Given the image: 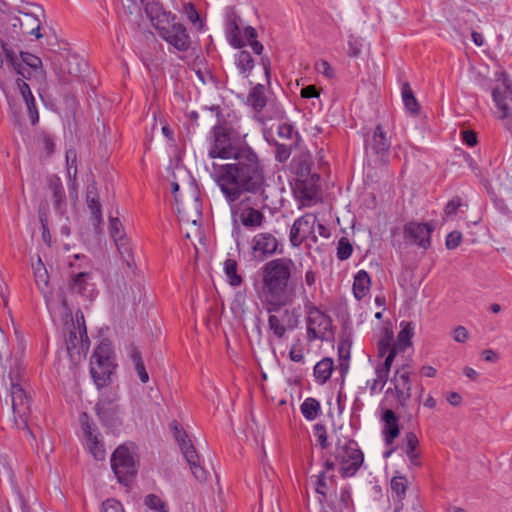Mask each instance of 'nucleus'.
<instances>
[{
  "label": "nucleus",
  "instance_id": "1",
  "mask_svg": "<svg viewBox=\"0 0 512 512\" xmlns=\"http://www.w3.org/2000/svg\"><path fill=\"white\" fill-rule=\"evenodd\" d=\"M210 176L229 204L237 202L243 194H259L256 199L265 205V176L255 151L244 150L233 162H212Z\"/></svg>",
  "mask_w": 512,
  "mask_h": 512
},
{
  "label": "nucleus",
  "instance_id": "2",
  "mask_svg": "<svg viewBox=\"0 0 512 512\" xmlns=\"http://www.w3.org/2000/svg\"><path fill=\"white\" fill-rule=\"evenodd\" d=\"M294 266L290 258H277L262 267L259 297L268 313L278 312L281 308L293 304L295 288L290 286L289 281Z\"/></svg>",
  "mask_w": 512,
  "mask_h": 512
},
{
  "label": "nucleus",
  "instance_id": "3",
  "mask_svg": "<svg viewBox=\"0 0 512 512\" xmlns=\"http://www.w3.org/2000/svg\"><path fill=\"white\" fill-rule=\"evenodd\" d=\"M3 367L5 370H9L8 379L15 425L26 430L27 434L34 438L33 433L28 427L27 418L30 413V404L25 390V376L21 362L17 357H10L6 360Z\"/></svg>",
  "mask_w": 512,
  "mask_h": 512
},
{
  "label": "nucleus",
  "instance_id": "4",
  "mask_svg": "<svg viewBox=\"0 0 512 512\" xmlns=\"http://www.w3.org/2000/svg\"><path fill=\"white\" fill-rule=\"evenodd\" d=\"M211 144L208 155L212 159L229 160L242 156L244 150L254 151L246 142V135L241 136L227 125L214 126L211 132Z\"/></svg>",
  "mask_w": 512,
  "mask_h": 512
},
{
  "label": "nucleus",
  "instance_id": "5",
  "mask_svg": "<svg viewBox=\"0 0 512 512\" xmlns=\"http://www.w3.org/2000/svg\"><path fill=\"white\" fill-rule=\"evenodd\" d=\"M66 329L68 331L65 339L66 349L71 361L77 364L85 359L90 346L83 313L77 312L76 321L67 324Z\"/></svg>",
  "mask_w": 512,
  "mask_h": 512
},
{
  "label": "nucleus",
  "instance_id": "6",
  "mask_svg": "<svg viewBox=\"0 0 512 512\" xmlns=\"http://www.w3.org/2000/svg\"><path fill=\"white\" fill-rule=\"evenodd\" d=\"M335 459L339 463V472L343 477L354 476L364 461L363 452L360 450L356 441L352 439H337Z\"/></svg>",
  "mask_w": 512,
  "mask_h": 512
},
{
  "label": "nucleus",
  "instance_id": "7",
  "mask_svg": "<svg viewBox=\"0 0 512 512\" xmlns=\"http://www.w3.org/2000/svg\"><path fill=\"white\" fill-rule=\"evenodd\" d=\"M113 349L108 340H103L95 349L91 361L90 372L95 384L103 387L107 384L113 369Z\"/></svg>",
  "mask_w": 512,
  "mask_h": 512
},
{
  "label": "nucleus",
  "instance_id": "8",
  "mask_svg": "<svg viewBox=\"0 0 512 512\" xmlns=\"http://www.w3.org/2000/svg\"><path fill=\"white\" fill-rule=\"evenodd\" d=\"M174 20V16L163 14V18L157 19L154 26L166 42L179 51H186L190 47V37L186 28Z\"/></svg>",
  "mask_w": 512,
  "mask_h": 512
},
{
  "label": "nucleus",
  "instance_id": "9",
  "mask_svg": "<svg viewBox=\"0 0 512 512\" xmlns=\"http://www.w3.org/2000/svg\"><path fill=\"white\" fill-rule=\"evenodd\" d=\"M111 466L118 481L125 485L133 480L137 472L134 457L124 446L118 447L112 454Z\"/></svg>",
  "mask_w": 512,
  "mask_h": 512
},
{
  "label": "nucleus",
  "instance_id": "10",
  "mask_svg": "<svg viewBox=\"0 0 512 512\" xmlns=\"http://www.w3.org/2000/svg\"><path fill=\"white\" fill-rule=\"evenodd\" d=\"M231 205L232 213L238 216L243 226L247 228L260 227L264 221V215L259 210L257 201L253 202L252 196H246L239 203H233Z\"/></svg>",
  "mask_w": 512,
  "mask_h": 512
},
{
  "label": "nucleus",
  "instance_id": "11",
  "mask_svg": "<svg viewBox=\"0 0 512 512\" xmlns=\"http://www.w3.org/2000/svg\"><path fill=\"white\" fill-rule=\"evenodd\" d=\"M179 190V185L176 182L172 183V192L176 194ZM175 200L178 204L177 212L180 221L183 225L191 226V232L193 234L199 233V222L201 220L200 203L196 197L189 199L187 203H182L178 196L175 195Z\"/></svg>",
  "mask_w": 512,
  "mask_h": 512
},
{
  "label": "nucleus",
  "instance_id": "12",
  "mask_svg": "<svg viewBox=\"0 0 512 512\" xmlns=\"http://www.w3.org/2000/svg\"><path fill=\"white\" fill-rule=\"evenodd\" d=\"M20 69L15 72L17 75L36 82L39 85L46 83L47 74L43 67L42 60L29 52H20Z\"/></svg>",
  "mask_w": 512,
  "mask_h": 512
},
{
  "label": "nucleus",
  "instance_id": "13",
  "mask_svg": "<svg viewBox=\"0 0 512 512\" xmlns=\"http://www.w3.org/2000/svg\"><path fill=\"white\" fill-rule=\"evenodd\" d=\"M332 321L328 315L316 307L308 310L307 333L310 340L328 339L331 335Z\"/></svg>",
  "mask_w": 512,
  "mask_h": 512
},
{
  "label": "nucleus",
  "instance_id": "14",
  "mask_svg": "<svg viewBox=\"0 0 512 512\" xmlns=\"http://www.w3.org/2000/svg\"><path fill=\"white\" fill-rule=\"evenodd\" d=\"M80 424L84 438L86 440V448L96 460L105 458V450L99 439L100 433L97 431L96 425L90 420L87 413L80 415Z\"/></svg>",
  "mask_w": 512,
  "mask_h": 512
},
{
  "label": "nucleus",
  "instance_id": "15",
  "mask_svg": "<svg viewBox=\"0 0 512 512\" xmlns=\"http://www.w3.org/2000/svg\"><path fill=\"white\" fill-rule=\"evenodd\" d=\"M503 84L505 87L503 91H501L499 87L492 89V99L500 112L499 119L507 120L505 128L512 135V120L510 119L512 117V110L508 103V101L512 102V83L507 79H504Z\"/></svg>",
  "mask_w": 512,
  "mask_h": 512
},
{
  "label": "nucleus",
  "instance_id": "16",
  "mask_svg": "<svg viewBox=\"0 0 512 512\" xmlns=\"http://www.w3.org/2000/svg\"><path fill=\"white\" fill-rule=\"evenodd\" d=\"M277 238L269 232L258 233L251 240V254L253 259L263 261L274 255L278 249Z\"/></svg>",
  "mask_w": 512,
  "mask_h": 512
},
{
  "label": "nucleus",
  "instance_id": "17",
  "mask_svg": "<svg viewBox=\"0 0 512 512\" xmlns=\"http://www.w3.org/2000/svg\"><path fill=\"white\" fill-rule=\"evenodd\" d=\"M315 226L316 216L314 214L308 213L298 218L293 223L290 231L291 244L294 247H298L305 239L309 237H312L314 240H316L317 236L315 234Z\"/></svg>",
  "mask_w": 512,
  "mask_h": 512
},
{
  "label": "nucleus",
  "instance_id": "18",
  "mask_svg": "<svg viewBox=\"0 0 512 512\" xmlns=\"http://www.w3.org/2000/svg\"><path fill=\"white\" fill-rule=\"evenodd\" d=\"M393 388H388L387 394L394 393L400 406L404 407L411 397L410 371L406 366L397 369L391 379Z\"/></svg>",
  "mask_w": 512,
  "mask_h": 512
},
{
  "label": "nucleus",
  "instance_id": "19",
  "mask_svg": "<svg viewBox=\"0 0 512 512\" xmlns=\"http://www.w3.org/2000/svg\"><path fill=\"white\" fill-rule=\"evenodd\" d=\"M86 204L91 214L92 225L95 231L99 233L101 231L102 224V210L99 201L96 181L93 176L90 177V181L86 189Z\"/></svg>",
  "mask_w": 512,
  "mask_h": 512
},
{
  "label": "nucleus",
  "instance_id": "20",
  "mask_svg": "<svg viewBox=\"0 0 512 512\" xmlns=\"http://www.w3.org/2000/svg\"><path fill=\"white\" fill-rule=\"evenodd\" d=\"M431 227L426 223L410 222L405 225V238L411 243L427 248L430 245Z\"/></svg>",
  "mask_w": 512,
  "mask_h": 512
},
{
  "label": "nucleus",
  "instance_id": "21",
  "mask_svg": "<svg viewBox=\"0 0 512 512\" xmlns=\"http://www.w3.org/2000/svg\"><path fill=\"white\" fill-rule=\"evenodd\" d=\"M48 189L52 193L53 206L55 211L61 216H65L67 212V201L65 190L60 178L56 175H50L47 178Z\"/></svg>",
  "mask_w": 512,
  "mask_h": 512
},
{
  "label": "nucleus",
  "instance_id": "22",
  "mask_svg": "<svg viewBox=\"0 0 512 512\" xmlns=\"http://www.w3.org/2000/svg\"><path fill=\"white\" fill-rule=\"evenodd\" d=\"M390 146L391 143L386 136V132L382 125L378 124L374 130L371 140L367 143V147H370L379 159L386 163Z\"/></svg>",
  "mask_w": 512,
  "mask_h": 512
},
{
  "label": "nucleus",
  "instance_id": "23",
  "mask_svg": "<svg viewBox=\"0 0 512 512\" xmlns=\"http://www.w3.org/2000/svg\"><path fill=\"white\" fill-rule=\"evenodd\" d=\"M28 80L27 78H24L22 76H19L16 78V86L21 94L24 102L27 105L28 113L31 119V123L35 125L39 120L38 111L36 108L35 98L31 92V88L29 84L26 82Z\"/></svg>",
  "mask_w": 512,
  "mask_h": 512
},
{
  "label": "nucleus",
  "instance_id": "24",
  "mask_svg": "<svg viewBox=\"0 0 512 512\" xmlns=\"http://www.w3.org/2000/svg\"><path fill=\"white\" fill-rule=\"evenodd\" d=\"M396 353L397 351L395 347L389 349V353L386 356L383 364L381 366L376 367V379L374 380L373 385L371 387L372 390H375L378 385L380 386V390L383 389V387L385 386Z\"/></svg>",
  "mask_w": 512,
  "mask_h": 512
},
{
  "label": "nucleus",
  "instance_id": "25",
  "mask_svg": "<svg viewBox=\"0 0 512 512\" xmlns=\"http://www.w3.org/2000/svg\"><path fill=\"white\" fill-rule=\"evenodd\" d=\"M382 421L384 422L383 434L385 441L389 445L399 435L398 417L392 410L387 409L382 415Z\"/></svg>",
  "mask_w": 512,
  "mask_h": 512
},
{
  "label": "nucleus",
  "instance_id": "26",
  "mask_svg": "<svg viewBox=\"0 0 512 512\" xmlns=\"http://www.w3.org/2000/svg\"><path fill=\"white\" fill-rule=\"evenodd\" d=\"M170 428L173 431L174 438L177 441L184 458L187 457L188 453L190 454V452H196L187 433L178 422L173 421L170 424Z\"/></svg>",
  "mask_w": 512,
  "mask_h": 512
},
{
  "label": "nucleus",
  "instance_id": "27",
  "mask_svg": "<svg viewBox=\"0 0 512 512\" xmlns=\"http://www.w3.org/2000/svg\"><path fill=\"white\" fill-rule=\"evenodd\" d=\"M371 280L364 270L359 271L354 277L353 293L357 299H362L370 289Z\"/></svg>",
  "mask_w": 512,
  "mask_h": 512
},
{
  "label": "nucleus",
  "instance_id": "28",
  "mask_svg": "<svg viewBox=\"0 0 512 512\" xmlns=\"http://www.w3.org/2000/svg\"><path fill=\"white\" fill-rule=\"evenodd\" d=\"M33 271L36 285L38 286L41 293L46 296L48 292L49 276L47 269L45 268L42 260L38 257L37 262L33 264Z\"/></svg>",
  "mask_w": 512,
  "mask_h": 512
},
{
  "label": "nucleus",
  "instance_id": "29",
  "mask_svg": "<svg viewBox=\"0 0 512 512\" xmlns=\"http://www.w3.org/2000/svg\"><path fill=\"white\" fill-rule=\"evenodd\" d=\"M402 100L405 109L412 115H417L420 110L419 103L408 82H404L401 87Z\"/></svg>",
  "mask_w": 512,
  "mask_h": 512
},
{
  "label": "nucleus",
  "instance_id": "30",
  "mask_svg": "<svg viewBox=\"0 0 512 512\" xmlns=\"http://www.w3.org/2000/svg\"><path fill=\"white\" fill-rule=\"evenodd\" d=\"M95 409L99 419L104 424H110L115 419V416L119 411L118 406H113L111 403L106 401H100L96 405Z\"/></svg>",
  "mask_w": 512,
  "mask_h": 512
},
{
  "label": "nucleus",
  "instance_id": "31",
  "mask_svg": "<svg viewBox=\"0 0 512 512\" xmlns=\"http://www.w3.org/2000/svg\"><path fill=\"white\" fill-rule=\"evenodd\" d=\"M185 459L189 464L195 479L201 483L205 482L208 479L209 473L199 464V456L197 452H190V454L188 453Z\"/></svg>",
  "mask_w": 512,
  "mask_h": 512
},
{
  "label": "nucleus",
  "instance_id": "32",
  "mask_svg": "<svg viewBox=\"0 0 512 512\" xmlns=\"http://www.w3.org/2000/svg\"><path fill=\"white\" fill-rule=\"evenodd\" d=\"M332 371H333L332 359L324 358L315 365L314 376L320 384H323L330 378Z\"/></svg>",
  "mask_w": 512,
  "mask_h": 512
},
{
  "label": "nucleus",
  "instance_id": "33",
  "mask_svg": "<svg viewBox=\"0 0 512 512\" xmlns=\"http://www.w3.org/2000/svg\"><path fill=\"white\" fill-rule=\"evenodd\" d=\"M248 103L255 111H261L265 107L266 96L263 85L258 84L251 90L248 95Z\"/></svg>",
  "mask_w": 512,
  "mask_h": 512
},
{
  "label": "nucleus",
  "instance_id": "34",
  "mask_svg": "<svg viewBox=\"0 0 512 512\" xmlns=\"http://www.w3.org/2000/svg\"><path fill=\"white\" fill-rule=\"evenodd\" d=\"M400 328L401 330L397 336L398 345L406 348L411 345V338L414 335L415 326L412 322L402 321L400 323Z\"/></svg>",
  "mask_w": 512,
  "mask_h": 512
},
{
  "label": "nucleus",
  "instance_id": "35",
  "mask_svg": "<svg viewBox=\"0 0 512 512\" xmlns=\"http://www.w3.org/2000/svg\"><path fill=\"white\" fill-rule=\"evenodd\" d=\"M227 38L234 48H241L245 45L240 37V29L235 19L231 20L227 25Z\"/></svg>",
  "mask_w": 512,
  "mask_h": 512
},
{
  "label": "nucleus",
  "instance_id": "36",
  "mask_svg": "<svg viewBox=\"0 0 512 512\" xmlns=\"http://www.w3.org/2000/svg\"><path fill=\"white\" fill-rule=\"evenodd\" d=\"M301 412L307 420H314L320 412V403L314 398H307L301 405Z\"/></svg>",
  "mask_w": 512,
  "mask_h": 512
},
{
  "label": "nucleus",
  "instance_id": "37",
  "mask_svg": "<svg viewBox=\"0 0 512 512\" xmlns=\"http://www.w3.org/2000/svg\"><path fill=\"white\" fill-rule=\"evenodd\" d=\"M236 64L240 72L247 77L254 67V60L249 52L240 51L237 55Z\"/></svg>",
  "mask_w": 512,
  "mask_h": 512
},
{
  "label": "nucleus",
  "instance_id": "38",
  "mask_svg": "<svg viewBox=\"0 0 512 512\" xmlns=\"http://www.w3.org/2000/svg\"><path fill=\"white\" fill-rule=\"evenodd\" d=\"M89 278V273L81 272L76 274L71 281V289L80 294V295H86L88 291V287L90 284L88 283L87 279Z\"/></svg>",
  "mask_w": 512,
  "mask_h": 512
},
{
  "label": "nucleus",
  "instance_id": "39",
  "mask_svg": "<svg viewBox=\"0 0 512 512\" xmlns=\"http://www.w3.org/2000/svg\"><path fill=\"white\" fill-rule=\"evenodd\" d=\"M225 274L228 278L230 285L239 286L242 278L237 274V262L233 259H227L224 263Z\"/></svg>",
  "mask_w": 512,
  "mask_h": 512
},
{
  "label": "nucleus",
  "instance_id": "40",
  "mask_svg": "<svg viewBox=\"0 0 512 512\" xmlns=\"http://www.w3.org/2000/svg\"><path fill=\"white\" fill-rule=\"evenodd\" d=\"M17 12L24 16V20H22V21H23V29H25L26 33L28 32V30L32 29V27H35L36 25L41 26L40 16H44V11L41 8H39L40 14L35 13V12H32V13L23 12L20 9H17Z\"/></svg>",
  "mask_w": 512,
  "mask_h": 512
},
{
  "label": "nucleus",
  "instance_id": "41",
  "mask_svg": "<svg viewBox=\"0 0 512 512\" xmlns=\"http://www.w3.org/2000/svg\"><path fill=\"white\" fill-rule=\"evenodd\" d=\"M268 326L273 334L279 339L284 337L287 330H291L289 327H285V324L280 320V317L275 314H271L269 316Z\"/></svg>",
  "mask_w": 512,
  "mask_h": 512
},
{
  "label": "nucleus",
  "instance_id": "42",
  "mask_svg": "<svg viewBox=\"0 0 512 512\" xmlns=\"http://www.w3.org/2000/svg\"><path fill=\"white\" fill-rule=\"evenodd\" d=\"M277 134L280 139L284 141H290L289 144H297L299 135L294 131V128L290 124L283 123L278 126Z\"/></svg>",
  "mask_w": 512,
  "mask_h": 512
},
{
  "label": "nucleus",
  "instance_id": "43",
  "mask_svg": "<svg viewBox=\"0 0 512 512\" xmlns=\"http://www.w3.org/2000/svg\"><path fill=\"white\" fill-rule=\"evenodd\" d=\"M0 47L4 54L6 62L16 71L20 69V61L17 53L9 45L0 39Z\"/></svg>",
  "mask_w": 512,
  "mask_h": 512
},
{
  "label": "nucleus",
  "instance_id": "44",
  "mask_svg": "<svg viewBox=\"0 0 512 512\" xmlns=\"http://www.w3.org/2000/svg\"><path fill=\"white\" fill-rule=\"evenodd\" d=\"M298 311L297 309H284L281 313L280 320L285 324V327L293 329L298 324Z\"/></svg>",
  "mask_w": 512,
  "mask_h": 512
},
{
  "label": "nucleus",
  "instance_id": "45",
  "mask_svg": "<svg viewBox=\"0 0 512 512\" xmlns=\"http://www.w3.org/2000/svg\"><path fill=\"white\" fill-rule=\"evenodd\" d=\"M352 245L346 238H341L338 242L337 256L340 260H346L351 256Z\"/></svg>",
  "mask_w": 512,
  "mask_h": 512
},
{
  "label": "nucleus",
  "instance_id": "46",
  "mask_svg": "<svg viewBox=\"0 0 512 512\" xmlns=\"http://www.w3.org/2000/svg\"><path fill=\"white\" fill-rule=\"evenodd\" d=\"M145 504L153 510L167 512L166 504L154 494H150L146 497Z\"/></svg>",
  "mask_w": 512,
  "mask_h": 512
},
{
  "label": "nucleus",
  "instance_id": "47",
  "mask_svg": "<svg viewBox=\"0 0 512 512\" xmlns=\"http://www.w3.org/2000/svg\"><path fill=\"white\" fill-rule=\"evenodd\" d=\"M463 207L468 208V204L460 196H454L450 199V220H453V215L456 216L459 212L463 213Z\"/></svg>",
  "mask_w": 512,
  "mask_h": 512
},
{
  "label": "nucleus",
  "instance_id": "48",
  "mask_svg": "<svg viewBox=\"0 0 512 512\" xmlns=\"http://www.w3.org/2000/svg\"><path fill=\"white\" fill-rule=\"evenodd\" d=\"M313 433L321 448L326 449L328 447V440L325 426L322 424H316L313 428Z\"/></svg>",
  "mask_w": 512,
  "mask_h": 512
},
{
  "label": "nucleus",
  "instance_id": "49",
  "mask_svg": "<svg viewBox=\"0 0 512 512\" xmlns=\"http://www.w3.org/2000/svg\"><path fill=\"white\" fill-rule=\"evenodd\" d=\"M109 233L112 238L125 236L123 225L118 218H110L109 220Z\"/></svg>",
  "mask_w": 512,
  "mask_h": 512
},
{
  "label": "nucleus",
  "instance_id": "50",
  "mask_svg": "<svg viewBox=\"0 0 512 512\" xmlns=\"http://www.w3.org/2000/svg\"><path fill=\"white\" fill-rule=\"evenodd\" d=\"M184 14L186 15L187 19L190 22H192L193 24L199 23V28L202 27L199 14L192 3H187L184 5Z\"/></svg>",
  "mask_w": 512,
  "mask_h": 512
},
{
  "label": "nucleus",
  "instance_id": "51",
  "mask_svg": "<svg viewBox=\"0 0 512 512\" xmlns=\"http://www.w3.org/2000/svg\"><path fill=\"white\" fill-rule=\"evenodd\" d=\"M113 239H114L116 248L122 257H125V255L130 254L129 243H128V239L126 238V235L121 236V237L119 236V237H116Z\"/></svg>",
  "mask_w": 512,
  "mask_h": 512
},
{
  "label": "nucleus",
  "instance_id": "52",
  "mask_svg": "<svg viewBox=\"0 0 512 512\" xmlns=\"http://www.w3.org/2000/svg\"><path fill=\"white\" fill-rule=\"evenodd\" d=\"M460 137L462 141L470 147H473L478 143V136L474 130H461Z\"/></svg>",
  "mask_w": 512,
  "mask_h": 512
},
{
  "label": "nucleus",
  "instance_id": "53",
  "mask_svg": "<svg viewBox=\"0 0 512 512\" xmlns=\"http://www.w3.org/2000/svg\"><path fill=\"white\" fill-rule=\"evenodd\" d=\"M76 160H77V154L76 151L73 149H69L66 152V162H67V170L69 176H71V170L73 169V176L75 177L77 173V166H76Z\"/></svg>",
  "mask_w": 512,
  "mask_h": 512
},
{
  "label": "nucleus",
  "instance_id": "54",
  "mask_svg": "<svg viewBox=\"0 0 512 512\" xmlns=\"http://www.w3.org/2000/svg\"><path fill=\"white\" fill-rule=\"evenodd\" d=\"M391 488L393 491L397 493L398 496H402L403 494H405L407 488L406 480L402 477L392 478Z\"/></svg>",
  "mask_w": 512,
  "mask_h": 512
},
{
  "label": "nucleus",
  "instance_id": "55",
  "mask_svg": "<svg viewBox=\"0 0 512 512\" xmlns=\"http://www.w3.org/2000/svg\"><path fill=\"white\" fill-rule=\"evenodd\" d=\"M464 162L467 163L468 167L471 169V171L474 173V175L480 179L481 182H488L485 174L479 168L476 161L471 157V155H469V158L466 159Z\"/></svg>",
  "mask_w": 512,
  "mask_h": 512
},
{
  "label": "nucleus",
  "instance_id": "56",
  "mask_svg": "<svg viewBox=\"0 0 512 512\" xmlns=\"http://www.w3.org/2000/svg\"><path fill=\"white\" fill-rule=\"evenodd\" d=\"M103 512H125L122 504L115 499H108L103 503Z\"/></svg>",
  "mask_w": 512,
  "mask_h": 512
},
{
  "label": "nucleus",
  "instance_id": "57",
  "mask_svg": "<svg viewBox=\"0 0 512 512\" xmlns=\"http://www.w3.org/2000/svg\"><path fill=\"white\" fill-rule=\"evenodd\" d=\"M23 29V21L19 17H13L11 19V37L18 40L20 37L19 30Z\"/></svg>",
  "mask_w": 512,
  "mask_h": 512
},
{
  "label": "nucleus",
  "instance_id": "58",
  "mask_svg": "<svg viewBox=\"0 0 512 512\" xmlns=\"http://www.w3.org/2000/svg\"><path fill=\"white\" fill-rule=\"evenodd\" d=\"M469 337V332L464 326H457L453 330V339L456 342L464 343Z\"/></svg>",
  "mask_w": 512,
  "mask_h": 512
},
{
  "label": "nucleus",
  "instance_id": "59",
  "mask_svg": "<svg viewBox=\"0 0 512 512\" xmlns=\"http://www.w3.org/2000/svg\"><path fill=\"white\" fill-rule=\"evenodd\" d=\"M469 155L470 154L464 151L462 148L455 147L453 150V157L455 160L452 162V165H461L462 162L469 158Z\"/></svg>",
  "mask_w": 512,
  "mask_h": 512
},
{
  "label": "nucleus",
  "instance_id": "60",
  "mask_svg": "<svg viewBox=\"0 0 512 512\" xmlns=\"http://www.w3.org/2000/svg\"><path fill=\"white\" fill-rule=\"evenodd\" d=\"M293 146H295V145L294 144H286L284 142L280 143L278 145V149H277V151H278V159L280 161L286 160L289 157L290 152H291V148Z\"/></svg>",
  "mask_w": 512,
  "mask_h": 512
},
{
  "label": "nucleus",
  "instance_id": "61",
  "mask_svg": "<svg viewBox=\"0 0 512 512\" xmlns=\"http://www.w3.org/2000/svg\"><path fill=\"white\" fill-rule=\"evenodd\" d=\"M316 70L329 78L333 76L332 68L330 67V64L326 60L318 61L316 63Z\"/></svg>",
  "mask_w": 512,
  "mask_h": 512
},
{
  "label": "nucleus",
  "instance_id": "62",
  "mask_svg": "<svg viewBox=\"0 0 512 512\" xmlns=\"http://www.w3.org/2000/svg\"><path fill=\"white\" fill-rule=\"evenodd\" d=\"M316 492L318 494H321L323 496H326V493H327V484H326V481H325V473L322 472L319 476H318V480H317V483H316V488H315Z\"/></svg>",
  "mask_w": 512,
  "mask_h": 512
},
{
  "label": "nucleus",
  "instance_id": "63",
  "mask_svg": "<svg viewBox=\"0 0 512 512\" xmlns=\"http://www.w3.org/2000/svg\"><path fill=\"white\" fill-rule=\"evenodd\" d=\"M462 242V233L454 230L450 232V250L457 248Z\"/></svg>",
  "mask_w": 512,
  "mask_h": 512
},
{
  "label": "nucleus",
  "instance_id": "64",
  "mask_svg": "<svg viewBox=\"0 0 512 512\" xmlns=\"http://www.w3.org/2000/svg\"><path fill=\"white\" fill-rule=\"evenodd\" d=\"M405 443L406 449H416L419 444V441L414 433L409 432L405 435Z\"/></svg>",
  "mask_w": 512,
  "mask_h": 512
}]
</instances>
